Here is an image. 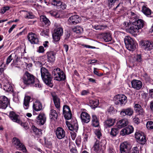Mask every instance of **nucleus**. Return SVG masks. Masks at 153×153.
<instances>
[{
	"label": "nucleus",
	"mask_w": 153,
	"mask_h": 153,
	"mask_svg": "<svg viewBox=\"0 0 153 153\" xmlns=\"http://www.w3.org/2000/svg\"><path fill=\"white\" fill-rule=\"evenodd\" d=\"M41 76L44 82L50 87H52L53 85L51 82L52 78L48 70L44 67H42L40 70Z\"/></svg>",
	"instance_id": "nucleus-1"
},
{
	"label": "nucleus",
	"mask_w": 153,
	"mask_h": 153,
	"mask_svg": "<svg viewBox=\"0 0 153 153\" xmlns=\"http://www.w3.org/2000/svg\"><path fill=\"white\" fill-rule=\"evenodd\" d=\"M35 76L27 71L25 72L23 77L24 84L26 85H30L33 84L35 81Z\"/></svg>",
	"instance_id": "nucleus-2"
},
{
	"label": "nucleus",
	"mask_w": 153,
	"mask_h": 153,
	"mask_svg": "<svg viewBox=\"0 0 153 153\" xmlns=\"http://www.w3.org/2000/svg\"><path fill=\"white\" fill-rule=\"evenodd\" d=\"M126 47L129 51H133L136 48L135 42L131 37L126 36L124 39Z\"/></svg>",
	"instance_id": "nucleus-3"
},
{
	"label": "nucleus",
	"mask_w": 153,
	"mask_h": 153,
	"mask_svg": "<svg viewBox=\"0 0 153 153\" xmlns=\"http://www.w3.org/2000/svg\"><path fill=\"white\" fill-rule=\"evenodd\" d=\"M55 27L53 37L54 41L57 42L60 40V37L63 34V28L60 25L55 23Z\"/></svg>",
	"instance_id": "nucleus-4"
},
{
	"label": "nucleus",
	"mask_w": 153,
	"mask_h": 153,
	"mask_svg": "<svg viewBox=\"0 0 153 153\" xmlns=\"http://www.w3.org/2000/svg\"><path fill=\"white\" fill-rule=\"evenodd\" d=\"M54 79L58 81L64 80L66 79V76L63 72L59 68L55 69L53 72Z\"/></svg>",
	"instance_id": "nucleus-5"
},
{
	"label": "nucleus",
	"mask_w": 153,
	"mask_h": 153,
	"mask_svg": "<svg viewBox=\"0 0 153 153\" xmlns=\"http://www.w3.org/2000/svg\"><path fill=\"white\" fill-rule=\"evenodd\" d=\"M115 103L119 104L121 106L124 105L127 102V97L124 94H118L116 95L114 98Z\"/></svg>",
	"instance_id": "nucleus-6"
},
{
	"label": "nucleus",
	"mask_w": 153,
	"mask_h": 153,
	"mask_svg": "<svg viewBox=\"0 0 153 153\" xmlns=\"http://www.w3.org/2000/svg\"><path fill=\"white\" fill-rule=\"evenodd\" d=\"M95 140V141L93 149L95 152L99 153L101 151L102 146L106 143V142L104 139L101 140V142L99 140H97L96 138Z\"/></svg>",
	"instance_id": "nucleus-7"
},
{
	"label": "nucleus",
	"mask_w": 153,
	"mask_h": 153,
	"mask_svg": "<svg viewBox=\"0 0 153 153\" xmlns=\"http://www.w3.org/2000/svg\"><path fill=\"white\" fill-rule=\"evenodd\" d=\"M143 48L146 51H149L153 49V42L147 40L141 41L140 43Z\"/></svg>",
	"instance_id": "nucleus-8"
},
{
	"label": "nucleus",
	"mask_w": 153,
	"mask_h": 153,
	"mask_svg": "<svg viewBox=\"0 0 153 153\" xmlns=\"http://www.w3.org/2000/svg\"><path fill=\"white\" fill-rule=\"evenodd\" d=\"M131 149L130 146L126 142L121 143L120 146L121 153H129Z\"/></svg>",
	"instance_id": "nucleus-9"
},
{
	"label": "nucleus",
	"mask_w": 153,
	"mask_h": 153,
	"mask_svg": "<svg viewBox=\"0 0 153 153\" xmlns=\"http://www.w3.org/2000/svg\"><path fill=\"white\" fill-rule=\"evenodd\" d=\"M63 113L65 118L67 120L70 119L72 117L71 111L69 107L67 105H64L63 108Z\"/></svg>",
	"instance_id": "nucleus-10"
},
{
	"label": "nucleus",
	"mask_w": 153,
	"mask_h": 153,
	"mask_svg": "<svg viewBox=\"0 0 153 153\" xmlns=\"http://www.w3.org/2000/svg\"><path fill=\"white\" fill-rule=\"evenodd\" d=\"M135 138L138 140V141L141 144H144L146 142V137L143 133L139 131L135 133Z\"/></svg>",
	"instance_id": "nucleus-11"
},
{
	"label": "nucleus",
	"mask_w": 153,
	"mask_h": 153,
	"mask_svg": "<svg viewBox=\"0 0 153 153\" xmlns=\"http://www.w3.org/2000/svg\"><path fill=\"white\" fill-rule=\"evenodd\" d=\"M81 18L77 15L71 16L68 19V22L70 25H75L80 22Z\"/></svg>",
	"instance_id": "nucleus-12"
},
{
	"label": "nucleus",
	"mask_w": 153,
	"mask_h": 153,
	"mask_svg": "<svg viewBox=\"0 0 153 153\" xmlns=\"http://www.w3.org/2000/svg\"><path fill=\"white\" fill-rule=\"evenodd\" d=\"M134 109L135 113L137 115L143 117L145 114V112L141 106L139 104H136L134 106Z\"/></svg>",
	"instance_id": "nucleus-13"
},
{
	"label": "nucleus",
	"mask_w": 153,
	"mask_h": 153,
	"mask_svg": "<svg viewBox=\"0 0 153 153\" xmlns=\"http://www.w3.org/2000/svg\"><path fill=\"white\" fill-rule=\"evenodd\" d=\"M27 38L29 41L33 44H37L39 42L37 36L35 34L31 33L28 34Z\"/></svg>",
	"instance_id": "nucleus-14"
},
{
	"label": "nucleus",
	"mask_w": 153,
	"mask_h": 153,
	"mask_svg": "<svg viewBox=\"0 0 153 153\" xmlns=\"http://www.w3.org/2000/svg\"><path fill=\"white\" fill-rule=\"evenodd\" d=\"M13 143L15 145L17 149L23 151L26 150L25 146L21 143L18 139L14 137L13 139Z\"/></svg>",
	"instance_id": "nucleus-15"
},
{
	"label": "nucleus",
	"mask_w": 153,
	"mask_h": 153,
	"mask_svg": "<svg viewBox=\"0 0 153 153\" xmlns=\"http://www.w3.org/2000/svg\"><path fill=\"white\" fill-rule=\"evenodd\" d=\"M9 103L7 98L5 96H3L0 98V108L5 109Z\"/></svg>",
	"instance_id": "nucleus-16"
},
{
	"label": "nucleus",
	"mask_w": 153,
	"mask_h": 153,
	"mask_svg": "<svg viewBox=\"0 0 153 153\" xmlns=\"http://www.w3.org/2000/svg\"><path fill=\"white\" fill-rule=\"evenodd\" d=\"M55 134L56 137L59 139L64 138L65 135V131L62 128L60 127L57 128L55 131Z\"/></svg>",
	"instance_id": "nucleus-17"
},
{
	"label": "nucleus",
	"mask_w": 153,
	"mask_h": 153,
	"mask_svg": "<svg viewBox=\"0 0 153 153\" xmlns=\"http://www.w3.org/2000/svg\"><path fill=\"white\" fill-rule=\"evenodd\" d=\"M133 109L131 108H128L122 109L120 112V114L122 117L126 115L131 116L133 114Z\"/></svg>",
	"instance_id": "nucleus-18"
},
{
	"label": "nucleus",
	"mask_w": 153,
	"mask_h": 153,
	"mask_svg": "<svg viewBox=\"0 0 153 153\" xmlns=\"http://www.w3.org/2000/svg\"><path fill=\"white\" fill-rule=\"evenodd\" d=\"M134 131V128L132 126H128L122 130L120 131V134L123 136L132 133Z\"/></svg>",
	"instance_id": "nucleus-19"
},
{
	"label": "nucleus",
	"mask_w": 153,
	"mask_h": 153,
	"mask_svg": "<svg viewBox=\"0 0 153 153\" xmlns=\"http://www.w3.org/2000/svg\"><path fill=\"white\" fill-rule=\"evenodd\" d=\"M132 87L136 90H139L142 87L143 84L142 82L136 79L133 80L131 82Z\"/></svg>",
	"instance_id": "nucleus-20"
},
{
	"label": "nucleus",
	"mask_w": 153,
	"mask_h": 153,
	"mask_svg": "<svg viewBox=\"0 0 153 153\" xmlns=\"http://www.w3.org/2000/svg\"><path fill=\"white\" fill-rule=\"evenodd\" d=\"M80 117L82 123H87L91 120V117L88 113L85 112H82L81 114Z\"/></svg>",
	"instance_id": "nucleus-21"
},
{
	"label": "nucleus",
	"mask_w": 153,
	"mask_h": 153,
	"mask_svg": "<svg viewBox=\"0 0 153 153\" xmlns=\"http://www.w3.org/2000/svg\"><path fill=\"white\" fill-rule=\"evenodd\" d=\"M51 4L54 6H56L58 9H62V10H64L66 7V5L65 3L57 0H53L51 2Z\"/></svg>",
	"instance_id": "nucleus-22"
},
{
	"label": "nucleus",
	"mask_w": 153,
	"mask_h": 153,
	"mask_svg": "<svg viewBox=\"0 0 153 153\" xmlns=\"http://www.w3.org/2000/svg\"><path fill=\"white\" fill-rule=\"evenodd\" d=\"M46 117L43 113H40L36 118L37 123L39 125H43L45 123Z\"/></svg>",
	"instance_id": "nucleus-23"
},
{
	"label": "nucleus",
	"mask_w": 153,
	"mask_h": 153,
	"mask_svg": "<svg viewBox=\"0 0 153 153\" xmlns=\"http://www.w3.org/2000/svg\"><path fill=\"white\" fill-rule=\"evenodd\" d=\"M52 96L54 105L56 108L59 110L60 107V99L54 93L52 94Z\"/></svg>",
	"instance_id": "nucleus-24"
},
{
	"label": "nucleus",
	"mask_w": 153,
	"mask_h": 153,
	"mask_svg": "<svg viewBox=\"0 0 153 153\" xmlns=\"http://www.w3.org/2000/svg\"><path fill=\"white\" fill-rule=\"evenodd\" d=\"M141 4L143 5L142 9V12L146 16H149L152 13L151 10L146 6L145 5V4L144 2H141Z\"/></svg>",
	"instance_id": "nucleus-25"
},
{
	"label": "nucleus",
	"mask_w": 153,
	"mask_h": 153,
	"mask_svg": "<svg viewBox=\"0 0 153 153\" xmlns=\"http://www.w3.org/2000/svg\"><path fill=\"white\" fill-rule=\"evenodd\" d=\"M128 123V119H123L117 122V126L119 128H121L127 125Z\"/></svg>",
	"instance_id": "nucleus-26"
},
{
	"label": "nucleus",
	"mask_w": 153,
	"mask_h": 153,
	"mask_svg": "<svg viewBox=\"0 0 153 153\" xmlns=\"http://www.w3.org/2000/svg\"><path fill=\"white\" fill-rule=\"evenodd\" d=\"M138 30L139 29L133 23L130 25V27L128 28H127L128 32L133 35H134L135 33L138 32Z\"/></svg>",
	"instance_id": "nucleus-27"
},
{
	"label": "nucleus",
	"mask_w": 153,
	"mask_h": 153,
	"mask_svg": "<svg viewBox=\"0 0 153 153\" xmlns=\"http://www.w3.org/2000/svg\"><path fill=\"white\" fill-rule=\"evenodd\" d=\"M91 125L94 127H98L99 125L98 118L95 115L92 116Z\"/></svg>",
	"instance_id": "nucleus-28"
},
{
	"label": "nucleus",
	"mask_w": 153,
	"mask_h": 153,
	"mask_svg": "<svg viewBox=\"0 0 153 153\" xmlns=\"http://www.w3.org/2000/svg\"><path fill=\"white\" fill-rule=\"evenodd\" d=\"M55 53L51 51L47 53L48 61L50 62H53L55 59Z\"/></svg>",
	"instance_id": "nucleus-29"
},
{
	"label": "nucleus",
	"mask_w": 153,
	"mask_h": 153,
	"mask_svg": "<svg viewBox=\"0 0 153 153\" xmlns=\"http://www.w3.org/2000/svg\"><path fill=\"white\" fill-rule=\"evenodd\" d=\"M33 109L36 111H39L42 109V104L39 101L36 100L33 103Z\"/></svg>",
	"instance_id": "nucleus-30"
},
{
	"label": "nucleus",
	"mask_w": 153,
	"mask_h": 153,
	"mask_svg": "<svg viewBox=\"0 0 153 153\" xmlns=\"http://www.w3.org/2000/svg\"><path fill=\"white\" fill-rule=\"evenodd\" d=\"M133 23L134 25L139 30L142 28L144 26V21L141 19H138L134 22Z\"/></svg>",
	"instance_id": "nucleus-31"
},
{
	"label": "nucleus",
	"mask_w": 153,
	"mask_h": 153,
	"mask_svg": "<svg viewBox=\"0 0 153 153\" xmlns=\"http://www.w3.org/2000/svg\"><path fill=\"white\" fill-rule=\"evenodd\" d=\"M9 117L14 122L20 123L21 122L18 119V115L16 114L13 111H11L9 114Z\"/></svg>",
	"instance_id": "nucleus-32"
},
{
	"label": "nucleus",
	"mask_w": 153,
	"mask_h": 153,
	"mask_svg": "<svg viewBox=\"0 0 153 153\" xmlns=\"http://www.w3.org/2000/svg\"><path fill=\"white\" fill-rule=\"evenodd\" d=\"M67 126L69 129L72 131L75 132H77L78 130V125L77 123H76L74 124H68Z\"/></svg>",
	"instance_id": "nucleus-33"
},
{
	"label": "nucleus",
	"mask_w": 153,
	"mask_h": 153,
	"mask_svg": "<svg viewBox=\"0 0 153 153\" xmlns=\"http://www.w3.org/2000/svg\"><path fill=\"white\" fill-rule=\"evenodd\" d=\"M16 54L15 53H12L7 58L6 64L8 65L11 62V61L13 60L14 59H16V62L17 61V59H18V57L17 56L16 57Z\"/></svg>",
	"instance_id": "nucleus-34"
},
{
	"label": "nucleus",
	"mask_w": 153,
	"mask_h": 153,
	"mask_svg": "<svg viewBox=\"0 0 153 153\" xmlns=\"http://www.w3.org/2000/svg\"><path fill=\"white\" fill-rule=\"evenodd\" d=\"M50 117L51 119L55 120L58 117V114L56 111L53 109L51 110L50 114Z\"/></svg>",
	"instance_id": "nucleus-35"
},
{
	"label": "nucleus",
	"mask_w": 153,
	"mask_h": 153,
	"mask_svg": "<svg viewBox=\"0 0 153 153\" xmlns=\"http://www.w3.org/2000/svg\"><path fill=\"white\" fill-rule=\"evenodd\" d=\"M115 120L114 119H109L105 121V125L106 127H110L113 126Z\"/></svg>",
	"instance_id": "nucleus-36"
},
{
	"label": "nucleus",
	"mask_w": 153,
	"mask_h": 153,
	"mask_svg": "<svg viewBox=\"0 0 153 153\" xmlns=\"http://www.w3.org/2000/svg\"><path fill=\"white\" fill-rule=\"evenodd\" d=\"M30 99V97L29 96H26L25 97L24 101V108L25 109H27L29 107Z\"/></svg>",
	"instance_id": "nucleus-37"
},
{
	"label": "nucleus",
	"mask_w": 153,
	"mask_h": 153,
	"mask_svg": "<svg viewBox=\"0 0 153 153\" xmlns=\"http://www.w3.org/2000/svg\"><path fill=\"white\" fill-rule=\"evenodd\" d=\"M103 38L106 42H108L111 41L112 38L111 34L110 33H106L103 34Z\"/></svg>",
	"instance_id": "nucleus-38"
},
{
	"label": "nucleus",
	"mask_w": 153,
	"mask_h": 153,
	"mask_svg": "<svg viewBox=\"0 0 153 153\" xmlns=\"http://www.w3.org/2000/svg\"><path fill=\"white\" fill-rule=\"evenodd\" d=\"M69 148L71 153H78L76 146L74 143H69Z\"/></svg>",
	"instance_id": "nucleus-39"
},
{
	"label": "nucleus",
	"mask_w": 153,
	"mask_h": 153,
	"mask_svg": "<svg viewBox=\"0 0 153 153\" xmlns=\"http://www.w3.org/2000/svg\"><path fill=\"white\" fill-rule=\"evenodd\" d=\"M41 20L47 26H49L50 25L51 22L46 16H42L40 17Z\"/></svg>",
	"instance_id": "nucleus-40"
},
{
	"label": "nucleus",
	"mask_w": 153,
	"mask_h": 153,
	"mask_svg": "<svg viewBox=\"0 0 153 153\" xmlns=\"http://www.w3.org/2000/svg\"><path fill=\"white\" fill-rule=\"evenodd\" d=\"M32 128L35 134L38 135H41L42 134V130L34 126H32Z\"/></svg>",
	"instance_id": "nucleus-41"
},
{
	"label": "nucleus",
	"mask_w": 153,
	"mask_h": 153,
	"mask_svg": "<svg viewBox=\"0 0 153 153\" xmlns=\"http://www.w3.org/2000/svg\"><path fill=\"white\" fill-rule=\"evenodd\" d=\"M3 89L6 91L9 92L12 90V87L9 83H6L3 85Z\"/></svg>",
	"instance_id": "nucleus-42"
},
{
	"label": "nucleus",
	"mask_w": 153,
	"mask_h": 153,
	"mask_svg": "<svg viewBox=\"0 0 153 153\" xmlns=\"http://www.w3.org/2000/svg\"><path fill=\"white\" fill-rule=\"evenodd\" d=\"M72 30L77 33H80L83 31V28L80 26H77L72 29Z\"/></svg>",
	"instance_id": "nucleus-43"
},
{
	"label": "nucleus",
	"mask_w": 153,
	"mask_h": 153,
	"mask_svg": "<svg viewBox=\"0 0 153 153\" xmlns=\"http://www.w3.org/2000/svg\"><path fill=\"white\" fill-rule=\"evenodd\" d=\"M89 104L92 108H94L97 107L98 105V102L97 100H91L89 101Z\"/></svg>",
	"instance_id": "nucleus-44"
},
{
	"label": "nucleus",
	"mask_w": 153,
	"mask_h": 153,
	"mask_svg": "<svg viewBox=\"0 0 153 153\" xmlns=\"http://www.w3.org/2000/svg\"><path fill=\"white\" fill-rule=\"evenodd\" d=\"M118 129L117 128H113L111 129L110 135L112 137L116 136L118 133Z\"/></svg>",
	"instance_id": "nucleus-45"
},
{
	"label": "nucleus",
	"mask_w": 153,
	"mask_h": 153,
	"mask_svg": "<svg viewBox=\"0 0 153 153\" xmlns=\"http://www.w3.org/2000/svg\"><path fill=\"white\" fill-rule=\"evenodd\" d=\"M147 128L149 130H153V122L152 121H149L146 124Z\"/></svg>",
	"instance_id": "nucleus-46"
},
{
	"label": "nucleus",
	"mask_w": 153,
	"mask_h": 153,
	"mask_svg": "<svg viewBox=\"0 0 153 153\" xmlns=\"http://www.w3.org/2000/svg\"><path fill=\"white\" fill-rule=\"evenodd\" d=\"M107 27L106 25H95L94 26V28L97 30H103Z\"/></svg>",
	"instance_id": "nucleus-47"
},
{
	"label": "nucleus",
	"mask_w": 153,
	"mask_h": 153,
	"mask_svg": "<svg viewBox=\"0 0 153 153\" xmlns=\"http://www.w3.org/2000/svg\"><path fill=\"white\" fill-rule=\"evenodd\" d=\"M32 85L34 87L40 88L41 87V84L39 83V80L37 79H35V81Z\"/></svg>",
	"instance_id": "nucleus-48"
},
{
	"label": "nucleus",
	"mask_w": 153,
	"mask_h": 153,
	"mask_svg": "<svg viewBox=\"0 0 153 153\" xmlns=\"http://www.w3.org/2000/svg\"><path fill=\"white\" fill-rule=\"evenodd\" d=\"M9 7L8 6L4 7L1 8V9L0 13L1 14H3L7 11L9 9Z\"/></svg>",
	"instance_id": "nucleus-49"
},
{
	"label": "nucleus",
	"mask_w": 153,
	"mask_h": 153,
	"mask_svg": "<svg viewBox=\"0 0 153 153\" xmlns=\"http://www.w3.org/2000/svg\"><path fill=\"white\" fill-rule=\"evenodd\" d=\"M25 18L26 19H33L34 18V16L33 14L32 13L29 12L26 14Z\"/></svg>",
	"instance_id": "nucleus-50"
},
{
	"label": "nucleus",
	"mask_w": 153,
	"mask_h": 153,
	"mask_svg": "<svg viewBox=\"0 0 153 153\" xmlns=\"http://www.w3.org/2000/svg\"><path fill=\"white\" fill-rule=\"evenodd\" d=\"M136 61L138 63H141L143 62V59L140 55H137L136 56Z\"/></svg>",
	"instance_id": "nucleus-51"
},
{
	"label": "nucleus",
	"mask_w": 153,
	"mask_h": 153,
	"mask_svg": "<svg viewBox=\"0 0 153 153\" xmlns=\"http://www.w3.org/2000/svg\"><path fill=\"white\" fill-rule=\"evenodd\" d=\"M94 133L97 138L99 139H100L102 136V134L100 130L99 129L96 130L94 131Z\"/></svg>",
	"instance_id": "nucleus-52"
},
{
	"label": "nucleus",
	"mask_w": 153,
	"mask_h": 153,
	"mask_svg": "<svg viewBox=\"0 0 153 153\" xmlns=\"http://www.w3.org/2000/svg\"><path fill=\"white\" fill-rule=\"evenodd\" d=\"M89 93V92L88 90H83L81 91V94L82 96H85L88 95Z\"/></svg>",
	"instance_id": "nucleus-53"
},
{
	"label": "nucleus",
	"mask_w": 153,
	"mask_h": 153,
	"mask_svg": "<svg viewBox=\"0 0 153 153\" xmlns=\"http://www.w3.org/2000/svg\"><path fill=\"white\" fill-rule=\"evenodd\" d=\"M48 30H43L40 33L41 35L42 36H48Z\"/></svg>",
	"instance_id": "nucleus-54"
},
{
	"label": "nucleus",
	"mask_w": 153,
	"mask_h": 153,
	"mask_svg": "<svg viewBox=\"0 0 153 153\" xmlns=\"http://www.w3.org/2000/svg\"><path fill=\"white\" fill-rule=\"evenodd\" d=\"M133 122L135 123H136L137 124H138L140 122L139 119L138 117H136L133 119Z\"/></svg>",
	"instance_id": "nucleus-55"
},
{
	"label": "nucleus",
	"mask_w": 153,
	"mask_h": 153,
	"mask_svg": "<svg viewBox=\"0 0 153 153\" xmlns=\"http://www.w3.org/2000/svg\"><path fill=\"white\" fill-rule=\"evenodd\" d=\"M132 153H139L138 148L136 147H133L132 149Z\"/></svg>",
	"instance_id": "nucleus-56"
},
{
	"label": "nucleus",
	"mask_w": 153,
	"mask_h": 153,
	"mask_svg": "<svg viewBox=\"0 0 153 153\" xmlns=\"http://www.w3.org/2000/svg\"><path fill=\"white\" fill-rule=\"evenodd\" d=\"M131 25V24H129L128 22H125L123 24V27H127L128 28Z\"/></svg>",
	"instance_id": "nucleus-57"
},
{
	"label": "nucleus",
	"mask_w": 153,
	"mask_h": 153,
	"mask_svg": "<svg viewBox=\"0 0 153 153\" xmlns=\"http://www.w3.org/2000/svg\"><path fill=\"white\" fill-rule=\"evenodd\" d=\"M44 49L43 46H40L39 47L38 51L39 53H42L44 51Z\"/></svg>",
	"instance_id": "nucleus-58"
},
{
	"label": "nucleus",
	"mask_w": 153,
	"mask_h": 153,
	"mask_svg": "<svg viewBox=\"0 0 153 153\" xmlns=\"http://www.w3.org/2000/svg\"><path fill=\"white\" fill-rule=\"evenodd\" d=\"M21 125L23 126L24 128L26 130L28 128L27 124L25 123H22Z\"/></svg>",
	"instance_id": "nucleus-59"
},
{
	"label": "nucleus",
	"mask_w": 153,
	"mask_h": 153,
	"mask_svg": "<svg viewBox=\"0 0 153 153\" xmlns=\"http://www.w3.org/2000/svg\"><path fill=\"white\" fill-rule=\"evenodd\" d=\"M3 66L4 67H5V65L3 63H2L0 66V73H2L5 69V68L2 67Z\"/></svg>",
	"instance_id": "nucleus-60"
},
{
	"label": "nucleus",
	"mask_w": 153,
	"mask_h": 153,
	"mask_svg": "<svg viewBox=\"0 0 153 153\" xmlns=\"http://www.w3.org/2000/svg\"><path fill=\"white\" fill-rule=\"evenodd\" d=\"M50 14L51 16H55L57 17V13L56 11H51L50 12Z\"/></svg>",
	"instance_id": "nucleus-61"
},
{
	"label": "nucleus",
	"mask_w": 153,
	"mask_h": 153,
	"mask_svg": "<svg viewBox=\"0 0 153 153\" xmlns=\"http://www.w3.org/2000/svg\"><path fill=\"white\" fill-rule=\"evenodd\" d=\"M96 69V68H94V73L95 74L97 75V76H102V74H101L99 73H98V71L95 70Z\"/></svg>",
	"instance_id": "nucleus-62"
},
{
	"label": "nucleus",
	"mask_w": 153,
	"mask_h": 153,
	"mask_svg": "<svg viewBox=\"0 0 153 153\" xmlns=\"http://www.w3.org/2000/svg\"><path fill=\"white\" fill-rule=\"evenodd\" d=\"M16 26V25H13L9 30L8 32L9 33H11L15 27Z\"/></svg>",
	"instance_id": "nucleus-63"
},
{
	"label": "nucleus",
	"mask_w": 153,
	"mask_h": 153,
	"mask_svg": "<svg viewBox=\"0 0 153 153\" xmlns=\"http://www.w3.org/2000/svg\"><path fill=\"white\" fill-rule=\"evenodd\" d=\"M119 0H108V3L110 5H112L113 3H114L116 1Z\"/></svg>",
	"instance_id": "nucleus-64"
}]
</instances>
